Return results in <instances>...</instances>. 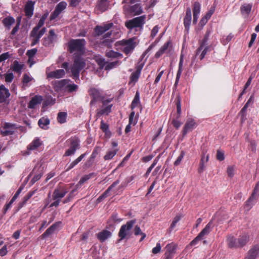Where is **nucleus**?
<instances>
[{
    "mask_svg": "<svg viewBox=\"0 0 259 259\" xmlns=\"http://www.w3.org/2000/svg\"><path fill=\"white\" fill-rule=\"evenodd\" d=\"M85 66V63L81 58H76L73 64L70 68L68 67V64L64 62L62 64L61 67L66 69L67 72H71L75 79H78L79 73L81 69Z\"/></svg>",
    "mask_w": 259,
    "mask_h": 259,
    "instance_id": "nucleus-1",
    "label": "nucleus"
},
{
    "mask_svg": "<svg viewBox=\"0 0 259 259\" xmlns=\"http://www.w3.org/2000/svg\"><path fill=\"white\" fill-rule=\"evenodd\" d=\"M100 128L102 131L105 133L106 136H109L110 135L109 126L107 124L105 123L103 120H102L101 122Z\"/></svg>",
    "mask_w": 259,
    "mask_h": 259,
    "instance_id": "nucleus-47",
    "label": "nucleus"
},
{
    "mask_svg": "<svg viewBox=\"0 0 259 259\" xmlns=\"http://www.w3.org/2000/svg\"><path fill=\"white\" fill-rule=\"evenodd\" d=\"M96 61L99 65L100 68L102 69L104 67H105L106 65V62L105 61V59L102 58H98L96 59Z\"/></svg>",
    "mask_w": 259,
    "mask_h": 259,
    "instance_id": "nucleus-62",
    "label": "nucleus"
},
{
    "mask_svg": "<svg viewBox=\"0 0 259 259\" xmlns=\"http://www.w3.org/2000/svg\"><path fill=\"white\" fill-rule=\"evenodd\" d=\"M33 80H34V79L31 76L27 73H25L23 75L22 79L23 87H28L29 85V83Z\"/></svg>",
    "mask_w": 259,
    "mask_h": 259,
    "instance_id": "nucleus-39",
    "label": "nucleus"
},
{
    "mask_svg": "<svg viewBox=\"0 0 259 259\" xmlns=\"http://www.w3.org/2000/svg\"><path fill=\"white\" fill-rule=\"evenodd\" d=\"M42 101V97L41 96L36 95L30 101L28 107L30 109H34L36 106L40 104Z\"/></svg>",
    "mask_w": 259,
    "mask_h": 259,
    "instance_id": "nucleus-27",
    "label": "nucleus"
},
{
    "mask_svg": "<svg viewBox=\"0 0 259 259\" xmlns=\"http://www.w3.org/2000/svg\"><path fill=\"white\" fill-rule=\"evenodd\" d=\"M165 249L164 259H172L176 252V244L173 242L168 243L166 245Z\"/></svg>",
    "mask_w": 259,
    "mask_h": 259,
    "instance_id": "nucleus-13",
    "label": "nucleus"
},
{
    "mask_svg": "<svg viewBox=\"0 0 259 259\" xmlns=\"http://www.w3.org/2000/svg\"><path fill=\"white\" fill-rule=\"evenodd\" d=\"M135 223L136 220H132L128 221L126 224L121 226L118 234L119 239L117 240V243L122 240L130 237L132 234L131 230Z\"/></svg>",
    "mask_w": 259,
    "mask_h": 259,
    "instance_id": "nucleus-4",
    "label": "nucleus"
},
{
    "mask_svg": "<svg viewBox=\"0 0 259 259\" xmlns=\"http://www.w3.org/2000/svg\"><path fill=\"white\" fill-rule=\"evenodd\" d=\"M196 123L195 120L192 118H189L186 122L183 128V137H184L188 132H190L194 129L196 127Z\"/></svg>",
    "mask_w": 259,
    "mask_h": 259,
    "instance_id": "nucleus-18",
    "label": "nucleus"
},
{
    "mask_svg": "<svg viewBox=\"0 0 259 259\" xmlns=\"http://www.w3.org/2000/svg\"><path fill=\"white\" fill-rule=\"evenodd\" d=\"M158 159L157 158H156L152 164L151 165V166L148 168L146 174H145V176L146 177H148V176L149 175V174L151 172L152 169L154 168V167L156 165V164H157V163L158 162Z\"/></svg>",
    "mask_w": 259,
    "mask_h": 259,
    "instance_id": "nucleus-57",
    "label": "nucleus"
},
{
    "mask_svg": "<svg viewBox=\"0 0 259 259\" xmlns=\"http://www.w3.org/2000/svg\"><path fill=\"white\" fill-rule=\"evenodd\" d=\"M106 56L111 59H115V58H122L123 55L122 54L115 52L113 50H109V51H107L106 53Z\"/></svg>",
    "mask_w": 259,
    "mask_h": 259,
    "instance_id": "nucleus-36",
    "label": "nucleus"
},
{
    "mask_svg": "<svg viewBox=\"0 0 259 259\" xmlns=\"http://www.w3.org/2000/svg\"><path fill=\"white\" fill-rule=\"evenodd\" d=\"M67 113L65 112H61L58 114L57 120L60 123H64L66 121Z\"/></svg>",
    "mask_w": 259,
    "mask_h": 259,
    "instance_id": "nucleus-45",
    "label": "nucleus"
},
{
    "mask_svg": "<svg viewBox=\"0 0 259 259\" xmlns=\"http://www.w3.org/2000/svg\"><path fill=\"white\" fill-rule=\"evenodd\" d=\"M259 197V182L257 183L253 191L246 201L244 208L247 211L249 210L251 207L255 204L257 201V199Z\"/></svg>",
    "mask_w": 259,
    "mask_h": 259,
    "instance_id": "nucleus-7",
    "label": "nucleus"
},
{
    "mask_svg": "<svg viewBox=\"0 0 259 259\" xmlns=\"http://www.w3.org/2000/svg\"><path fill=\"white\" fill-rule=\"evenodd\" d=\"M91 174L85 175L83 177H82L80 180H79L78 183L77 184L76 186H81L84 183H85L87 181L89 180L91 178Z\"/></svg>",
    "mask_w": 259,
    "mask_h": 259,
    "instance_id": "nucleus-59",
    "label": "nucleus"
},
{
    "mask_svg": "<svg viewBox=\"0 0 259 259\" xmlns=\"http://www.w3.org/2000/svg\"><path fill=\"white\" fill-rule=\"evenodd\" d=\"M111 236L112 233L107 230H104L97 234L98 239L102 242L110 238Z\"/></svg>",
    "mask_w": 259,
    "mask_h": 259,
    "instance_id": "nucleus-29",
    "label": "nucleus"
},
{
    "mask_svg": "<svg viewBox=\"0 0 259 259\" xmlns=\"http://www.w3.org/2000/svg\"><path fill=\"white\" fill-rule=\"evenodd\" d=\"M181 217L180 215H177V216H176L174 218V219L171 223V224L170 225V227L169 228V229L170 230V231H171L176 227L177 224L181 220Z\"/></svg>",
    "mask_w": 259,
    "mask_h": 259,
    "instance_id": "nucleus-56",
    "label": "nucleus"
},
{
    "mask_svg": "<svg viewBox=\"0 0 259 259\" xmlns=\"http://www.w3.org/2000/svg\"><path fill=\"white\" fill-rule=\"evenodd\" d=\"M16 128L17 127L15 124L10 123H5L4 125L1 127L0 130L1 134L4 136H6L12 135Z\"/></svg>",
    "mask_w": 259,
    "mask_h": 259,
    "instance_id": "nucleus-12",
    "label": "nucleus"
},
{
    "mask_svg": "<svg viewBox=\"0 0 259 259\" xmlns=\"http://www.w3.org/2000/svg\"><path fill=\"white\" fill-rule=\"evenodd\" d=\"M67 6V4L65 1H62L58 4L54 11L51 13L50 20L52 21L57 18L66 9Z\"/></svg>",
    "mask_w": 259,
    "mask_h": 259,
    "instance_id": "nucleus-10",
    "label": "nucleus"
},
{
    "mask_svg": "<svg viewBox=\"0 0 259 259\" xmlns=\"http://www.w3.org/2000/svg\"><path fill=\"white\" fill-rule=\"evenodd\" d=\"M235 168L233 166H228L227 172L228 177L232 178L234 175Z\"/></svg>",
    "mask_w": 259,
    "mask_h": 259,
    "instance_id": "nucleus-61",
    "label": "nucleus"
},
{
    "mask_svg": "<svg viewBox=\"0 0 259 259\" xmlns=\"http://www.w3.org/2000/svg\"><path fill=\"white\" fill-rule=\"evenodd\" d=\"M66 89L69 92L76 91L78 89V86L74 83H69L68 82L66 85Z\"/></svg>",
    "mask_w": 259,
    "mask_h": 259,
    "instance_id": "nucleus-51",
    "label": "nucleus"
},
{
    "mask_svg": "<svg viewBox=\"0 0 259 259\" xmlns=\"http://www.w3.org/2000/svg\"><path fill=\"white\" fill-rule=\"evenodd\" d=\"M34 194V191H30L27 193L23 198L22 204L24 205L27 201L33 196Z\"/></svg>",
    "mask_w": 259,
    "mask_h": 259,
    "instance_id": "nucleus-58",
    "label": "nucleus"
},
{
    "mask_svg": "<svg viewBox=\"0 0 259 259\" xmlns=\"http://www.w3.org/2000/svg\"><path fill=\"white\" fill-rule=\"evenodd\" d=\"M239 248H242L247 244L250 240V236L247 233L240 235L237 238Z\"/></svg>",
    "mask_w": 259,
    "mask_h": 259,
    "instance_id": "nucleus-21",
    "label": "nucleus"
},
{
    "mask_svg": "<svg viewBox=\"0 0 259 259\" xmlns=\"http://www.w3.org/2000/svg\"><path fill=\"white\" fill-rule=\"evenodd\" d=\"M76 188L73 190H72L68 194L67 198L64 199L63 201V203H67L68 202L70 201L71 199L74 196V193L76 192L77 189L78 188V186H76Z\"/></svg>",
    "mask_w": 259,
    "mask_h": 259,
    "instance_id": "nucleus-54",
    "label": "nucleus"
},
{
    "mask_svg": "<svg viewBox=\"0 0 259 259\" xmlns=\"http://www.w3.org/2000/svg\"><path fill=\"white\" fill-rule=\"evenodd\" d=\"M227 244L228 246L231 248H238V242L237 238L232 235H229L227 238Z\"/></svg>",
    "mask_w": 259,
    "mask_h": 259,
    "instance_id": "nucleus-25",
    "label": "nucleus"
},
{
    "mask_svg": "<svg viewBox=\"0 0 259 259\" xmlns=\"http://www.w3.org/2000/svg\"><path fill=\"white\" fill-rule=\"evenodd\" d=\"M67 192V189L64 187L60 186L56 188L53 194V200L54 202L50 204V207L58 206L61 199L65 196Z\"/></svg>",
    "mask_w": 259,
    "mask_h": 259,
    "instance_id": "nucleus-5",
    "label": "nucleus"
},
{
    "mask_svg": "<svg viewBox=\"0 0 259 259\" xmlns=\"http://www.w3.org/2000/svg\"><path fill=\"white\" fill-rule=\"evenodd\" d=\"M185 155V153L184 151H182L180 155L178 156L176 160L174 162L175 165H178L180 164L181 162L182 159L184 158V156Z\"/></svg>",
    "mask_w": 259,
    "mask_h": 259,
    "instance_id": "nucleus-64",
    "label": "nucleus"
},
{
    "mask_svg": "<svg viewBox=\"0 0 259 259\" xmlns=\"http://www.w3.org/2000/svg\"><path fill=\"white\" fill-rule=\"evenodd\" d=\"M117 151L118 149L117 148H114L113 149L108 150L104 156V159L105 160H109L112 159L113 157L116 155Z\"/></svg>",
    "mask_w": 259,
    "mask_h": 259,
    "instance_id": "nucleus-38",
    "label": "nucleus"
},
{
    "mask_svg": "<svg viewBox=\"0 0 259 259\" xmlns=\"http://www.w3.org/2000/svg\"><path fill=\"white\" fill-rule=\"evenodd\" d=\"M119 183V180H117L116 181H115L106 191L105 192L101 195L100 196L98 200L99 201H100L101 200L106 198L110 193V191L113 188L115 187L116 185H117Z\"/></svg>",
    "mask_w": 259,
    "mask_h": 259,
    "instance_id": "nucleus-35",
    "label": "nucleus"
},
{
    "mask_svg": "<svg viewBox=\"0 0 259 259\" xmlns=\"http://www.w3.org/2000/svg\"><path fill=\"white\" fill-rule=\"evenodd\" d=\"M259 251V247L254 246L251 248L248 252L247 255L244 259H255L257 257Z\"/></svg>",
    "mask_w": 259,
    "mask_h": 259,
    "instance_id": "nucleus-30",
    "label": "nucleus"
},
{
    "mask_svg": "<svg viewBox=\"0 0 259 259\" xmlns=\"http://www.w3.org/2000/svg\"><path fill=\"white\" fill-rule=\"evenodd\" d=\"M140 103V94L137 92L131 104V108L133 110Z\"/></svg>",
    "mask_w": 259,
    "mask_h": 259,
    "instance_id": "nucleus-46",
    "label": "nucleus"
},
{
    "mask_svg": "<svg viewBox=\"0 0 259 259\" xmlns=\"http://www.w3.org/2000/svg\"><path fill=\"white\" fill-rule=\"evenodd\" d=\"M130 12L136 15L141 14L143 12V10L139 4H136L131 7Z\"/></svg>",
    "mask_w": 259,
    "mask_h": 259,
    "instance_id": "nucleus-41",
    "label": "nucleus"
},
{
    "mask_svg": "<svg viewBox=\"0 0 259 259\" xmlns=\"http://www.w3.org/2000/svg\"><path fill=\"white\" fill-rule=\"evenodd\" d=\"M61 222H57L51 225L47 230L40 236L42 239H44L50 235L53 234L55 231L59 230L61 225Z\"/></svg>",
    "mask_w": 259,
    "mask_h": 259,
    "instance_id": "nucleus-14",
    "label": "nucleus"
},
{
    "mask_svg": "<svg viewBox=\"0 0 259 259\" xmlns=\"http://www.w3.org/2000/svg\"><path fill=\"white\" fill-rule=\"evenodd\" d=\"M23 65L19 64L17 61H15L11 66V68L14 72H20L23 69Z\"/></svg>",
    "mask_w": 259,
    "mask_h": 259,
    "instance_id": "nucleus-43",
    "label": "nucleus"
},
{
    "mask_svg": "<svg viewBox=\"0 0 259 259\" xmlns=\"http://www.w3.org/2000/svg\"><path fill=\"white\" fill-rule=\"evenodd\" d=\"M69 141H70V147L65 151L64 156H69L74 154L76 150L79 148L80 140L77 137H71Z\"/></svg>",
    "mask_w": 259,
    "mask_h": 259,
    "instance_id": "nucleus-8",
    "label": "nucleus"
},
{
    "mask_svg": "<svg viewBox=\"0 0 259 259\" xmlns=\"http://www.w3.org/2000/svg\"><path fill=\"white\" fill-rule=\"evenodd\" d=\"M108 5V0H99L96 9L97 10L103 12L107 9Z\"/></svg>",
    "mask_w": 259,
    "mask_h": 259,
    "instance_id": "nucleus-33",
    "label": "nucleus"
},
{
    "mask_svg": "<svg viewBox=\"0 0 259 259\" xmlns=\"http://www.w3.org/2000/svg\"><path fill=\"white\" fill-rule=\"evenodd\" d=\"M10 93L8 89H7L4 85H0V103H2L9 98Z\"/></svg>",
    "mask_w": 259,
    "mask_h": 259,
    "instance_id": "nucleus-26",
    "label": "nucleus"
},
{
    "mask_svg": "<svg viewBox=\"0 0 259 259\" xmlns=\"http://www.w3.org/2000/svg\"><path fill=\"white\" fill-rule=\"evenodd\" d=\"M142 68V66H139L137 67V70L135 72H133L130 77V82L135 83L137 81Z\"/></svg>",
    "mask_w": 259,
    "mask_h": 259,
    "instance_id": "nucleus-34",
    "label": "nucleus"
},
{
    "mask_svg": "<svg viewBox=\"0 0 259 259\" xmlns=\"http://www.w3.org/2000/svg\"><path fill=\"white\" fill-rule=\"evenodd\" d=\"M70 81L69 79H62L59 81H55L53 84L56 91L60 90L62 88L65 87L66 84Z\"/></svg>",
    "mask_w": 259,
    "mask_h": 259,
    "instance_id": "nucleus-31",
    "label": "nucleus"
},
{
    "mask_svg": "<svg viewBox=\"0 0 259 259\" xmlns=\"http://www.w3.org/2000/svg\"><path fill=\"white\" fill-rule=\"evenodd\" d=\"M192 20L191 10L190 8H188L186 10V15L184 18V25L186 30L188 32Z\"/></svg>",
    "mask_w": 259,
    "mask_h": 259,
    "instance_id": "nucleus-19",
    "label": "nucleus"
},
{
    "mask_svg": "<svg viewBox=\"0 0 259 259\" xmlns=\"http://www.w3.org/2000/svg\"><path fill=\"white\" fill-rule=\"evenodd\" d=\"M41 145L39 139L35 138L28 146V149L29 150H33L37 148Z\"/></svg>",
    "mask_w": 259,
    "mask_h": 259,
    "instance_id": "nucleus-37",
    "label": "nucleus"
},
{
    "mask_svg": "<svg viewBox=\"0 0 259 259\" xmlns=\"http://www.w3.org/2000/svg\"><path fill=\"white\" fill-rule=\"evenodd\" d=\"M134 234L135 235H141L142 237L140 240V241H142L146 237V234L141 231V230L139 226H136L134 229Z\"/></svg>",
    "mask_w": 259,
    "mask_h": 259,
    "instance_id": "nucleus-50",
    "label": "nucleus"
},
{
    "mask_svg": "<svg viewBox=\"0 0 259 259\" xmlns=\"http://www.w3.org/2000/svg\"><path fill=\"white\" fill-rule=\"evenodd\" d=\"M251 5L250 4H244L241 7V11L242 14H249L251 11Z\"/></svg>",
    "mask_w": 259,
    "mask_h": 259,
    "instance_id": "nucleus-48",
    "label": "nucleus"
},
{
    "mask_svg": "<svg viewBox=\"0 0 259 259\" xmlns=\"http://www.w3.org/2000/svg\"><path fill=\"white\" fill-rule=\"evenodd\" d=\"M39 126L41 128H46V127L49 124L50 120L48 118L42 117L40 118L38 122Z\"/></svg>",
    "mask_w": 259,
    "mask_h": 259,
    "instance_id": "nucleus-44",
    "label": "nucleus"
},
{
    "mask_svg": "<svg viewBox=\"0 0 259 259\" xmlns=\"http://www.w3.org/2000/svg\"><path fill=\"white\" fill-rule=\"evenodd\" d=\"M145 16H141L136 17L132 20L126 21L125 25L128 29L132 30L134 28L142 29L143 25L145 23Z\"/></svg>",
    "mask_w": 259,
    "mask_h": 259,
    "instance_id": "nucleus-6",
    "label": "nucleus"
},
{
    "mask_svg": "<svg viewBox=\"0 0 259 259\" xmlns=\"http://www.w3.org/2000/svg\"><path fill=\"white\" fill-rule=\"evenodd\" d=\"M47 75L48 78H60L65 75V72L63 69H58L49 72L47 71Z\"/></svg>",
    "mask_w": 259,
    "mask_h": 259,
    "instance_id": "nucleus-22",
    "label": "nucleus"
},
{
    "mask_svg": "<svg viewBox=\"0 0 259 259\" xmlns=\"http://www.w3.org/2000/svg\"><path fill=\"white\" fill-rule=\"evenodd\" d=\"M121 64V62L117 60L114 62H110L105 66V70H109L114 68L116 67Z\"/></svg>",
    "mask_w": 259,
    "mask_h": 259,
    "instance_id": "nucleus-49",
    "label": "nucleus"
},
{
    "mask_svg": "<svg viewBox=\"0 0 259 259\" xmlns=\"http://www.w3.org/2000/svg\"><path fill=\"white\" fill-rule=\"evenodd\" d=\"M32 173L34 174V177L31 179L30 182L32 184H33L42 177L44 174V167L38 164L34 168Z\"/></svg>",
    "mask_w": 259,
    "mask_h": 259,
    "instance_id": "nucleus-15",
    "label": "nucleus"
},
{
    "mask_svg": "<svg viewBox=\"0 0 259 259\" xmlns=\"http://www.w3.org/2000/svg\"><path fill=\"white\" fill-rule=\"evenodd\" d=\"M37 50L36 49H32L31 50H28L26 53L27 55L28 56V58L30 59H33L34 56L36 54Z\"/></svg>",
    "mask_w": 259,
    "mask_h": 259,
    "instance_id": "nucleus-63",
    "label": "nucleus"
},
{
    "mask_svg": "<svg viewBox=\"0 0 259 259\" xmlns=\"http://www.w3.org/2000/svg\"><path fill=\"white\" fill-rule=\"evenodd\" d=\"M211 32V31L210 29H208L206 31L203 39L200 41V44L208 45L207 42L208 40Z\"/></svg>",
    "mask_w": 259,
    "mask_h": 259,
    "instance_id": "nucleus-52",
    "label": "nucleus"
},
{
    "mask_svg": "<svg viewBox=\"0 0 259 259\" xmlns=\"http://www.w3.org/2000/svg\"><path fill=\"white\" fill-rule=\"evenodd\" d=\"M35 4L34 2H32L31 1H29L27 2L25 8H24V11L25 13L26 16L28 18H30L32 16L33 14V11H34V6Z\"/></svg>",
    "mask_w": 259,
    "mask_h": 259,
    "instance_id": "nucleus-23",
    "label": "nucleus"
},
{
    "mask_svg": "<svg viewBox=\"0 0 259 259\" xmlns=\"http://www.w3.org/2000/svg\"><path fill=\"white\" fill-rule=\"evenodd\" d=\"M213 228L212 221L211 220L205 227V228L199 234L202 238L205 235H208Z\"/></svg>",
    "mask_w": 259,
    "mask_h": 259,
    "instance_id": "nucleus-32",
    "label": "nucleus"
},
{
    "mask_svg": "<svg viewBox=\"0 0 259 259\" xmlns=\"http://www.w3.org/2000/svg\"><path fill=\"white\" fill-rule=\"evenodd\" d=\"M5 81L7 83L11 82L14 79V75L12 72H7L4 75Z\"/></svg>",
    "mask_w": 259,
    "mask_h": 259,
    "instance_id": "nucleus-53",
    "label": "nucleus"
},
{
    "mask_svg": "<svg viewBox=\"0 0 259 259\" xmlns=\"http://www.w3.org/2000/svg\"><path fill=\"white\" fill-rule=\"evenodd\" d=\"M85 44L84 39H72L68 42V51L71 53L81 55L84 53Z\"/></svg>",
    "mask_w": 259,
    "mask_h": 259,
    "instance_id": "nucleus-2",
    "label": "nucleus"
},
{
    "mask_svg": "<svg viewBox=\"0 0 259 259\" xmlns=\"http://www.w3.org/2000/svg\"><path fill=\"white\" fill-rule=\"evenodd\" d=\"M57 40V35L54 29L50 30L47 36L43 38V45L45 47L53 46Z\"/></svg>",
    "mask_w": 259,
    "mask_h": 259,
    "instance_id": "nucleus-11",
    "label": "nucleus"
},
{
    "mask_svg": "<svg viewBox=\"0 0 259 259\" xmlns=\"http://www.w3.org/2000/svg\"><path fill=\"white\" fill-rule=\"evenodd\" d=\"M112 104H109L108 102H103L101 109L98 110L97 116L99 117L103 115H108L111 111Z\"/></svg>",
    "mask_w": 259,
    "mask_h": 259,
    "instance_id": "nucleus-17",
    "label": "nucleus"
},
{
    "mask_svg": "<svg viewBox=\"0 0 259 259\" xmlns=\"http://www.w3.org/2000/svg\"><path fill=\"white\" fill-rule=\"evenodd\" d=\"M201 5L199 3L195 2L193 5V23L196 24L197 22L199 15L200 12Z\"/></svg>",
    "mask_w": 259,
    "mask_h": 259,
    "instance_id": "nucleus-24",
    "label": "nucleus"
},
{
    "mask_svg": "<svg viewBox=\"0 0 259 259\" xmlns=\"http://www.w3.org/2000/svg\"><path fill=\"white\" fill-rule=\"evenodd\" d=\"M95 31L98 35H101L106 32L102 25L97 26L95 28Z\"/></svg>",
    "mask_w": 259,
    "mask_h": 259,
    "instance_id": "nucleus-60",
    "label": "nucleus"
},
{
    "mask_svg": "<svg viewBox=\"0 0 259 259\" xmlns=\"http://www.w3.org/2000/svg\"><path fill=\"white\" fill-rule=\"evenodd\" d=\"M122 221V219L119 218L116 213L113 214L108 220V223L111 226L114 224H118Z\"/></svg>",
    "mask_w": 259,
    "mask_h": 259,
    "instance_id": "nucleus-40",
    "label": "nucleus"
},
{
    "mask_svg": "<svg viewBox=\"0 0 259 259\" xmlns=\"http://www.w3.org/2000/svg\"><path fill=\"white\" fill-rule=\"evenodd\" d=\"M136 45V38L134 37L123 39L115 43V46L126 55L131 54Z\"/></svg>",
    "mask_w": 259,
    "mask_h": 259,
    "instance_id": "nucleus-3",
    "label": "nucleus"
},
{
    "mask_svg": "<svg viewBox=\"0 0 259 259\" xmlns=\"http://www.w3.org/2000/svg\"><path fill=\"white\" fill-rule=\"evenodd\" d=\"M202 239V238L198 234L187 246V247L193 246L197 245L198 242Z\"/></svg>",
    "mask_w": 259,
    "mask_h": 259,
    "instance_id": "nucleus-55",
    "label": "nucleus"
},
{
    "mask_svg": "<svg viewBox=\"0 0 259 259\" xmlns=\"http://www.w3.org/2000/svg\"><path fill=\"white\" fill-rule=\"evenodd\" d=\"M209 48L210 47L208 45L200 44L199 47L196 50V55L199 56L200 60H202L209 51Z\"/></svg>",
    "mask_w": 259,
    "mask_h": 259,
    "instance_id": "nucleus-20",
    "label": "nucleus"
},
{
    "mask_svg": "<svg viewBox=\"0 0 259 259\" xmlns=\"http://www.w3.org/2000/svg\"><path fill=\"white\" fill-rule=\"evenodd\" d=\"M47 29L45 27L41 29H33L30 32V38L31 39V46L36 45L39 41L40 38L45 33Z\"/></svg>",
    "mask_w": 259,
    "mask_h": 259,
    "instance_id": "nucleus-9",
    "label": "nucleus"
},
{
    "mask_svg": "<svg viewBox=\"0 0 259 259\" xmlns=\"http://www.w3.org/2000/svg\"><path fill=\"white\" fill-rule=\"evenodd\" d=\"M171 42L168 41L164 44V45L159 49V50L156 53L155 56L156 58H159L162 54L166 52L167 51H170V45Z\"/></svg>",
    "mask_w": 259,
    "mask_h": 259,
    "instance_id": "nucleus-28",
    "label": "nucleus"
},
{
    "mask_svg": "<svg viewBox=\"0 0 259 259\" xmlns=\"http://www.w3.org/2000/svg\"><path fill=\"white\" fill-rule=\"evenodd\" d=\"M89 94L92 98L90 104L93 105L96 102L102 100V96L99 90L96 88H91L89 90Z\"/></svg>",
    "mask_w": 259,
    "mask_h": 259,
    "instance_id": "nucleus-16",
    "label": "nucleus"
},
{
    "mask_svg": "<svg viewBox=\"0 0 259 259\" xmlns=\"http://www.w3.org/2000/svg\"><path fill=\"white\" fill-rule=\"evenodd\" d=\"M15 22V20L12 17H8L4 19L3 20V23L5 27L10 29L11 26Z\"/></svg>",
    "mask_w": 259,
    "mask_h": 259,
    "instance_id": "nucleus-42",
    "label": "nucleus"
}]
</instances>
